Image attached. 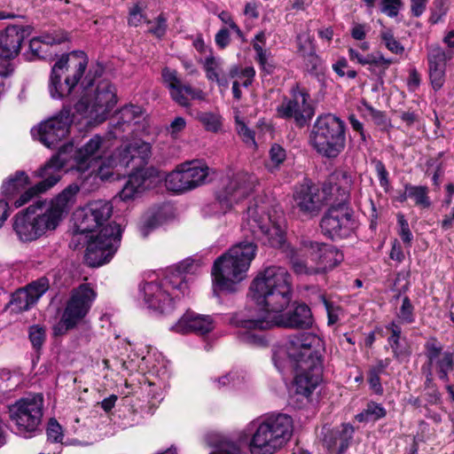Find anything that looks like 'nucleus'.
I'll return each instance as SVG.
<instances>
[{
    "mask_svg": "<svg viewBox=\"0 0 454 454\" xmlns=\"http://www.w3.org/2000/svg\"><path fill=\"white\" fill-rule=\"evenodd\" d=\"M299 51L303 57H315L316 51L313 40L309 35H298Z\"/></svg>",
    "mask_w": 454,
    "mask_h": 454,
    "instance_id": "680f3d73",
    "label": "nucleus"
},
{
    "mask_svg": "<svg viewBox=\"0 0 454 454\" xmlns=\"http://www.w3.org/2000/svg\"><path fill=\"white\" fill-rule=\"evenodd\" d=\"M429 79L433 89L437 91L445 82L446 68L428 67Z\"/></svg>",
    "mask_w": 454,
    "mask_h": 454,
    "instance_id": "6e6d98bb",
    "label": "nucleus"
},
{
    "mask_svg": "<svg viewBox=\"0 0 454 454\" xmlns=\"http://www.w3.org/2000/svg\"><path fill=\"white\" fill-rule=\"evenodd\" d=\"M113 206L108 201L96 200L75 213V223L72 243L80 242L81 236L87 239L106 227L112 215Z\"/></svg>",
    "mask_w": 454,
    "mask_h": 454,
    "instance_id": "2eb2a0df",
    "label": "nucleus"
},
{
    "mask_svg": "<svg viewBox=\"0 0 454 454\" xmlns=\"http://www.w3.org/2000/svg\"><path fill=\"white\" fill-rule=\"evenodd\" d=\"M243 232L250 233L254 239L264 245L281 248L286 242L285 232L280 225L271 219L264 206L254 205L247 208L241 225Z\"/></svg>",
    "mask_w": 454,
    "mask_h": 454,
    "instance_id": "9d476101",
    "label": "nucleus"
},
{
    "mask_svg": "<svg viewBox=\"0 0 454 454\" xmlns=\"http://www.w3.org/2000/svg\"><path fill=\"white\" fill-rule=\"evenodd\" d=\"M380 38L386 48L392 53L402 54L404 51V47L395 38L390 29L381 31Z\"/></svg>",
    "mask_w": 454,
    "mask_h": 454,
    "instance_id": "09e8293b",
    "label": "nucleus"
},
{
    "mask_svg": "<svg viewBox=\"0 0 454 454\" xmlns=\"http://www.w3.org/2000/svg\"><path fill=\"white\" fill-rule=\"evenodd\" d=\"M210 168L206 164L184 162L166 177V188L176 193L192 191L207 181Z\"/></svg>",
    "mask_w": 454,
    "mask_h": 454,
    "instance_id": "a211bd4d",
    "label": "nucleus"
},
{
    "mask_svg": "<svg viewBox=\"0 0 454 454\" xmlns=\"http://www.w3.org/2000/svg\"><path fill=\"white\" fill-rule=\"evenodd\" d=\"M320 227L325 236L332 239L349 237L356 228L353 211L345 204L331 207L320 221Z\"/></svg>",
    "mask_w": 454,
    "mask_h": 454,
    "instance_id": "6ab92c4d",
    "label": "nucleus"
},
{
    "mask_svg": "<svg viewBox=\"0 0 454 454\" xmlns=\"http://www.w3.org/2000/svg\"><path fill=\"white\" fill-rule=\"evenodd\" d=\"M165 220L166 217L161 208L152 212L147 216L146 223L144 224V235L161 225Z\"/></svg>",
    "mask_w": 454,
    "mask_h": 454,
    "instance_id": "864d4df0",
    "label": "nucleus"
},
{
    "mask_svg": "<svg viewBox=\"0 0 454 454\" xmlns=\"http://www.w3.org/2000/svg\"><path fill=\"white\" fill-rule=\"evenodd\" d=\"M270 162L267 165L270 171L273 172L278 169L280 165L284 163L286 159V150L278 144H274L269 152Z\"/></svg>",
    "mask_w": 454,
    "mask_h": 454,
    "instance_id": "a18cd8bd",
    "label": "nucleus"
},
{
    "mask_svg": "<svg viewBox=\"0 0 454 454\" xmlns=\"http://www.w3.org/2000/svg\"><path fill=\"white\" fill-rule=\"evenodd\" d=\"M13 230L22 241H33L43 236L34 217L32 207H27L24 213L15 216Z\"/></svg>",
    "mask_w": 454,
    "mask_h": 454,
    "instance_id": "c756f323",
    "label": "nucleus"
},
{
    "mask_svg": "<svg viewBox=\"0 0 454 454\" xmlns=\"http://www.w3.org/2000/svg\"><path fill=\"white\" fill-rule=\"evenodd\" d=\"M276 112L278 117L293 119L298 126L304 127L314 116L315 108L309 92L296 83L290 90V97L283 99Z\"/></svg>",
    "mask_w": 454,
    "mask_h": 454,
    "instance_id": "f3484780",
    "label": "nucleus"
},
{
    "mask_svg": "<svg viewBox=\"0 0 454 454\" xmlns=\"http://www.w3.org/2000/svg\"><path fill=\"white\" fill-rule=\"evenodd\" d=\"M320 300L322 301L325 309L327 312L328 317V325H334L340 319V315L341 313V309L339 305L328 301L324 295L320 296Z\"/></svg>",
    "mask_w": 454,
    "mask_h": 454,
    "instance_id": "4d7b16f0",
    "label": "nucleus"
},
{
    "mask_svg": "<svg viewBox=\"0 0 454 454\" xmlns=\"http://www.w3.org/2000/svg\"><path fill=\"white\" fill-rule=\"evenodd\" d=\"M451 59V51H446L438 45H432L427 49L428 67L446 68L447 62Z\"/></svg>",
    "mask_w": 454,
    "mask_h": 454,
    "instance_id": "58836bf2",
    "label": "nucleus"
},
{
    "mask_svg": "<svg viewBox=\"0 0 454 454\" xmlns=\"http://www.w3.org/2000/svg\"><path fill=\"white\" fill-rule=\"evenodd\" d=\"M223 61L220 58H215L212 55L207 56L204 60V70L206 76L209 81H213L217 76L223 74Z\"/></svg>",
    "mask_w": 454,
    "mask_h": 454,
    "instance_id": "37998d69",
    "label": "nucleus"
},
{
    "mask_svg": "<svg viewBox=\"0 0 454 454\" xmlns=\"http://www.w3.org/2000/svg\"><path fill=\"white\" fill-rule=\"evenodd\" d=\"M310 146L327 159L338 157L346 146V123L333 114L317 117L309 133Z\"/></svg>",
    "mask_w": 454,
    "mask_h": 454,
    "instance_id": "0eeeda50",
    "label": "nucleus"
},
{
    "mask_svg": "<svg viewBox=\"0 0 454 454\" xmlns=\"http://www.w3.org/2000/svg\"><path fill=\"white\" fill-rule=\"evenodd\" d=\"M146 355L144 356V363L146 365L148 373L156 375L160 379H164L168 375V362L162 354L153 347H147Z\"/></svg>",
    "mask_w": 454,
    "mask_h": 454,
    "instance_id": "72a5a7b5",
    "label": "nucleus"
},
{
    "mask_svg": "<svg viewBox=\"0 0 454 454\" xmlns=\"http://www.w3.org/2000/svg\"><path fill=\"white\" fill-rule=\"evenodd\" d=\"M102 144V137L94 136L75 153L77 171L85 173L98 163V160L101 157Z\"/></svg>",
    "mask_w": 454,
    "mask_h": 454,
    "instance_id": "c85d7f7f",
    "label": "nucleus"
},
{
    "mask_svg": "<svg viewBox=\"0 0 454 454\" xmlns=\"http://www.w3.org/2000/svg\"><path fill=\"white\" fill-rule=\"evenodd\" d=\"M119 164L122 167L129 168L132 162L137 160L132 165L135 172L129 176V179L125 184L122 190L120 192V198L122 200L134 199L140 193L142 187V170L140 168L142 158L140 156L139 146L129 144L123 149L118 151Z\"/></svg>",
    "mask_w": 454,
    "mask_h": 454,
    "instance_id": "412c9836",
    "label": "nucleus"
},
{
    "mask_svg": "<svg viewBox=\"0 0 454 454\" xmlns=\"http://www.w3.org/2000/svg\"><path fill=\"white\" fill-rule=\"evenodd\" d=\"M295 207L307 215H316L325 203L323 192L310 182H305L296 187L294 193Z\"/></svg>",
    "mask_w": 454,
    "mask_h": 454,
    "instance_id": "5701e85b",
    "label": "nucleus"
},
{
    "mask_svg": "<svg viewBox=\"0 0 454 454\" xmlns=\"http://www.w3.org/2000/svg\"><path fill=\"white\" fill-rule=\"evenodd\" d=\"M48 440L52 442H60L63 439V430L55 419H51L47 427Z\"/></svg>",
    "mask_w": 454,
    "mask_h": 454,
    "instance_id": "052dcab7",
    "label": "nucleus"
},
{
    "mask_svg": "<svg viewBox=\"0 0 454 454\" xmlns=\"http://www.w3.org/2000/svg\"><path fill=\"white\" fill-rule=\"evenodd\" d=\"M88 60L82 51H73L61 58L51 68L49 91L54 99H61L71 94L87 67Z\"/></svg>",
    "mask_w": 454,
    "mask_h": 454,
    "instance_id": "1a4fd4ad",
    "label": "nucleus"
},
{
    "mask_svg": "<svg viewBox=\"0 0 454 454\" xmlns=\"http://www.w3.org/2000/svg\"><path fill=\"white\" fill-rule=\"evenodd\" d=\"M28 333L33 348L39 349L45 340V328L39 325H34L29 327Z\"/></svg>",
    "mask_w": 454,
    "mask_h": 454,
    "instance_id": "5fc2aeb1",
    "label": "nucleus"
},
{
    "mask_svg": "<svg viewBox=\"0 0 454 454\" xmlns=\"http://www.w3.org/2000/svg\"><path fill=\"white\" fill-rule=\"evenodd\" d=\"M364 106L375 125L381 130L388 131L392 128L391 121L384 112L377 110L368 104H364Z\"/></svg>",
    "mask_w": 454,
    "mask_h": 454,
    "instance_id": "de8ad7c7",
    "label": "nucleus"
},
{
    "mask_svg": "<svg viewBox=\"0 0 454 454\" xmlns=\"http://www.w3.org/2000/svg\"><path fill=\"white\" fill-rule=\"evenodd\" d=\"M49 285L45 278H40L25 288L18 290L12 295L11 301L13 309L18 312L25 311L30 309L39 298L48 290Z\"/></svg>",
    "mask_w": 454,
    "mask_h": 454,
    "instance_id": "393cba45",
    "label": "nucleus"
},
{
    "mask_svg": "<svg viewBox=\"0 0 454 454\" xmlns=\"http://www.w3.org/2000/svg\"><path fill=\"white\" fill-rule=\"evenodd\" d=\"M256 182L254 176L238 172L215 192V207H218L220 213H226L252 192Z\"/></svg>",
    "mask_w": 454,
    "mask_h": 454,
    "instance_id": "dca6fc26",
    "label": "nucleus"
},
{
    "mask_svg": "<svg viewBox=\"0 0 454 454\" xmlns=\"http://www.w3.org/2000/svg\"><path fill=\"white\" fill-rule=\"evenodd\" d=\"M386 415L387 411L382 404L375 402H369L365 408L356 415V419L361 423L374 422L385 418Z\"/></svg>",
    "mask_w": 454,
    "mask_h": 454,
    "instance_id": "4c0bfd02",
    "label": "nucleus"
},
{
    "mask_svg": "<svg viewBox=\"0 0 454 454\" xmlns=\"http://www.w3.org/2000/svg\"><path fill=\"white\" fill-rule=\"evenodd\" d=\"M392 64V60L386 59L382 54H368V70L377 77H382L386 70Z\"/></svg>",
    "mask_w": 454,
    "mask_h": 454,
    "instance_id": "79ce46f5",
    "label": "nucleus"
},
{
    "mask_svg": "<svg viewBox=\"0 0 454 454\" xmlns=\"http://www.w3.org/2000/svg\"><path fill=\"white\" fill-rule=\"evenodd\" d=\"M402 6V0H381L380 11L387 16L395 18L398 15Z\"/></svg>",
    "mask_w": 454,
    "mask_h": 454,
    "instance_id": "bf43d9fd",
    "label": "nucleus"
},
{
    "mask_svg": "<svg viewBox=\"0 0 454 454\" xmlns=\"http://www.w3.org/2000/svg\"><path fill=\"white\" fill-rule=\"evenodd\" d=\"M398 223V235L406 247H411L413 235L410 230L408 221L405 219L403 215L399 214L397 215Z\"/></svg>",
    "mask_w": 454,
    "mask_h": 454,
    "instance_id": "3c124183",
    "label": "nucleus"
},
{
    "mask_svg": "<svg viewBox=\"0 0 454 454\" xmlns=\"http://www.w3.org/2000/svg\"><path fill=\"white\" fill-rule=\"evenodd\" d=\"M321 338L312 333H301L273 348L272 360L279 372L287 367L296 372L294 385L296 395L309 397L322 381Z\"/></svg>",
    "mask_w": 454,
    "mask_h": 454,
    "instance_id": "7ed1b4c3",
    "label": "nucleus"
},
{
    "mask_svg": "<svg viewBox=\"0 0 454 454\" xmlns=\"http://www.w3.org/2000/svg\"><path fill=\"white\" fill-rule=\"evenodd\" d=\"M162 386L163 382L161 380H158L157 382L151 381L149 379L144 380V392L145 391L147 395L148 412L151 414L153 413L164 398Z\"/></svg>",
    "mask_w": 454,
    "mask_h": 454,
    "instance_id": "e433bc0d",
    "label": "nucleus"
},
{
    "mask_svg": "<svg viewBox=\"0 0 454 454\" xmlns=\"http://www.w3.org/2000/svg\"><path fill=\"white\" fill-rule=\"evenodd\" d=\"M43 396L42 394H29L8 406L10 420L16 427L17 433L24 434L35 432L42 420Z\"/></svg>",
    "mask_w": 454,
    "mask_h": 454,
    "instance_id": "ddd939ff",
    "label": "nucleus"
},
{
    "mask_svg": "<svg viewBox=\"0 0 454 454\" xmlns=\"http://www.w3.org/2000/svg\"><path fill=\"white\" fill-rule=\"evenodd\" d=\"M301 248L306 253L307 259H302L297 252L291 255V263L297 275L313 276L325 274L332 270L343 260L342 253L334 246L320 243L302 237Z\"/></svg>",
    "mask_w": 454,
    "mask_h": 454,
    "instance_id": "423d86ee",
    "label": "nucleus"
},
{
    "mask_svg": "<svg viewBox=\"0 0 454 454\" xmlns=\"http://www.w3.org/2000/svg\"><path fill=\"white\" fill-rule=\"evenodd\" d=\"M230 75L231 77L238 76V81L240 82V86L247 88L252 84L254 81L255 70L253 67H247L244 68L241 72H239L238 67H233L230 71Z\"/></svg>",
    "mask_w": 454,
    "mask_h": 454,
    "instance_id": "8fccbe9b",
    "label": "nucleus"
},
{
    "mask_svg": "<svg viewBox=\"0 0 454 454\" xmlns=\"http://www.w3.org/2000/svg\"><path fill=\"white\" fill-rule=\"evenodd\" d=\"M236 129L242 140L247 144H255L254 132L244 121L236 119Z\"/></svg>",
    "mask_w": 454,
    "mask_h": 454,
    "instance_id": "0e129e2a",
    "label": "nucleus"
},
{
    "mask_svg": "<svg viewBox=\"0 0 454 454\" xmlns=\"http://www.w3.org/2000/svg\"><path fill=\"white\" fill-rule=\"evenodd\" d=\"M256 252V244L246 239L219 256L212 267L213 281L217 288L221 291L235 292L237 285L246 278Z\"/></svg>",
    "mask_w": 454,
    "mask_h": 454,
    "instance_id": "39448f33",
    "label": "nucleus"
},
{
    "mask_svg": "<svg viewBox=\"0 0 454 454\" xmlns=\"http://www.w3.org/2000/svg\"><path fill=\"white\" fill-rule=\"evenodd\" d=\"M293 434V419L286 414H272L259 422L249 442L252 454H274Z\"/></svg>",
    "mask_w": 454,
    "mask_h": 454,
    "instance_id": "6e6552de",
    "label": "nucleus"
},
{
    "mask_svg": "<svg viewBox=\"0 0 454 454\" xmlns=\"http://www.w3.org/2000/svg\"><path fill=\"white\" fill-rule=\"evenodd\" d=\"M214 321L210 316L200 315L193 311H186L184 316L171 326L176 333H195L204 335L214 329Z\"/></svg>",
    "mask_w": 454,
    "mask_h": 454,
    "instance_id": "cd10ccee",
    "label": "nucleus"
},
{
    "mask_svg": "<svg viewBox=\"0 0 454 454\" xmlns=\"http://www.w3.org/2000/svg\"><path fill=\"white\" fill-rule=\"evenodd\" d=\"M348 62L346 58H340L333 65V70L340 76L344 77L347 76L348 79H355L357 75V73L354 69H348Z\"/></svg>",
    "mask_w": 454,
    "mask_h": 454,
    "instance_id": "13d9d810",
    "label": "nucleus"
},
{
    "mask_svg": "<svg viewBox=\"0 0 454 454\" xmlns=\"http://www.w3.org/2000/svg\"><path fill=\"white\" fill-rule=\"evenodd\" d=\"M209 454H242V452L236 443L229 441H220L215 444V450Z\"/></svg>",
    "mask_w": 454,
    "mask_h": 454,
    "instance_id": "e2e57ef3",
    "label": "nucleus"
},
{
    "mask_svg": "<svg viewBox=\"0 0 454 454\" xmlns=\"http://www.w3.org/2000/svg\"><path fill=\"white\" fill-rule=\"evenodd\" d=\"M121 237V227L115 223H108L99 232L90 235L86 239V263L90 267H99L108 262L120 246Z\"/></svg>",
    "mask_w": 454,
    "mask_h": 454,
    "instance_id": "f8f14e48",
    "label": "nucleus"
},
{
    "mask_svg": "<svg viewBox=\"0 0 454 454\" xmlns=\"http://www.w3.org/2000/svg\"><path fill=\"white\" fill-rule=\"evenodd\" d=\"M66 161L67 160L62 157L61 152L52 156L45 166L39 170L38 176L43 178V180L23 192L20 198L15 200V207H22L35 195L44 192L55 185L61 177V170Z\"/></svg>",
    "mask_w": 454,
    "mask_h": 454,
    "instance_id": "4be33fe9",
    "label": "nucleus"
},
{
    "mask_svg": "<svg viewBox=\"0 0 454 454\" xmlns=\"http://www.w3.org/2000/svg\"><path fill=\"white\" fill-rule=\"evenodd\" d=\"M29 184L26 172L17 171L11 176L2 185V193L7 200H11Z\"/></svg>",
    "mask_w": 454,
    "mask_h": 454,
    "instance_id": "c9c22d12",
    "label": "nucleus"
},
{
    "mask_svg": "<svg viewBox=\"0 0 454 454\" xmlns=\"http://www.w3.org/2000/svg\"><path fill=\"white\" fill-rule=\"evenodd\" d=\"M200 265L186 259L166 269L163 278L144 284V308L153 316H166L175 302L189 294V282Z\"/></svg>",
    "mask_w": 454,
    "mask_h": 454,
    "instance_id": "20e7f679",
    "label": "nucleus"
},
{
    "mask_svg": "<svg viewBox=\"0 0 454 454\" xmlns=\"http://www.w3.org/2000/svg\"><path fill=\"white\" fill-rule=\"evenodd\" d=\"M142 109L138 106H125L114 117L112 130L114 137H121V132H129L132 135L139 128Z\"/></svg>",
    "mask_w": 454,
    "mask_h": 454,
    "instance_id": "a878e982",
    "label": "nucleus"
},
{
    "mask_svg": "<svg viewBox=\"0 0 454 454\" xmlns=\"http://www.w3.org/2000/svg\"><path fill=\"white\" fill-rule=\"evenodd\" d=\"M167 176L154 167L144 168V190H155L166 183Z\"/></svg>",
    "mask_w": 454,
    "mask_h": 454,
    "instance_id": "a19ab883",
    "label": "nucleus"
},
{
    "mask_svg": "<svg viewBox=\"0 0 454 454\" xmlns=\"http://www.w3.org/2000/svg\"><path fill=\"white\" fill-rule=\"evenodd\" d=\"M375 170L377 173V176L379 178L380 184L385 191L388 190L390 185L388 172L384 165V163L380 160H377L375 162Z\"/></svg>",
    "mask_w": 454,
    "mask_h": 454,
    "instance_id": "69168bd1",
    "label": "nucleus"
},
{
    "mask_svg": "<svg viewBox=\"0 0 454 454\" xmlns=\"http://www.w3.org/2000/svg\"><path fill=\"white\" fill-rule=\"evenodd\" d=\"M198 119L207 131L217 132L221 129V121L215 114L201 113L198 115Z\"/></svg>",
    "mask_w": 454,
    "mask_h": 454,
    "instance_id": "603ef678",
    "label": "nucleus"
},
{
    "mask_svg": "<svg viewBox=\"0 0 454 454\" xmlns=\"http://www.w3.org/2000/svg\"><path fill=\"white\" fill-rule=\"evenodd\" d=\"M397 324H412L415 321L414 307L408 296H404L396 312Z\"/></svg>",
    "mask_w": 454,
    "mask_h": 454,
    "instance_id": "c03bdc74",
    "label": "nucleus"
},
{
    "mask_svg": "<svg viewBox=\"0 0 454 454\" xmlns=\"http://www.w3.org/2000/svg\"><path fill=\"white\" fill-rule=\"evenodd\" d=\"M162 79L169 90L172 99L182 106H188L190 99H202L203 92L193 89L188 83H183L174 69L165 67L162 70Z\"/></svg>",
    "mask_w": 454,
    "mask_h": 454,
    "instance_id": "b1692460",
    "label": "nucleus"
},
{
    "mask_svg": "<svg viewBox=\"0 0 454 454\" xmlns=\"http://www.w3.org/2000/svg\"><path fill=\"white\" fill-rule=\"evenodd\" d=\"M266 43V35L264 31H260L254 36L252 42L253 49L255 51V60L260 65L262 70L266 74H271L275 66L271 59L270 51L264 49Z\"/></svg>",
    "mask_w": 454,
    "mask_h": 454,
    "instance_id": "473e14b6",
    "label": "nucleus"
},
{
    "mask_svg": "<svg viewBox=\"0 0 454 454\" xmlns=\"http://www.w3.org/2000/svg\"><path fill=\"white\" fill-rule=\"evenodd\" d=\"M386 329L390 332L387 343L390 346L393 356L395 359L402 361L408 358L411 349L405 337H402V328L395 321L390 322Z\"/></svg>",
    "mask_w": 454,
    "mask_h": 454,
    "instance_id": "2f4dec72",
    "label": "nucleus"
},
{
    "mask_svg": "<svg viewBox=\"0 0 454 454\" xmlns=\"http://www.w3.org/2000/svg\"><path fill=\"white\" fill-rule=\"evenodd\" d=\"M355 429L349 424H342L340 428L329 430L324 439V445L330 450L338 447V454H344L353 439Z\"/></svg>",
    "mask_w": 454,
    "mask_h": 454,
    "instance_id": "7c9ffc66",
    "label": "nucleus"
},
{
    "mask_svg": "<svg viewBox=\"0 0 454 454\" xmlns=\"http://www.w3.org/2000/svg\"><path fill=\"white\" fill-rule=\"evenodd\" d=\"M147 33L153 35L157 38H161L167 30V20L163 14H160L153 20H148L146 21Z\"/></svg>",
    "mask_w": 454,
    "mask_h": 454,
    "instance_id": "49530a36",
    "label": "nucleus"
},
{
    "mask_svg": "<svg viewBox=\"0 0 454 454\" xmlns=\"http://www.w3.org/2000/svg\"><path fill=\"white\" fill-rule=\"evenodd\" d=\"M428 192L427 186L407 184V196L420 208H428L431 206Z\"/></svg>",
    "mask_w": 454,
    "mask_h": 454,
    "instance_id": "ea45409f",
    "label": "nucleus"
},
{
    "mask_svg": "<svg viewBox=\"0 0 454 454\" xmlns=\"http://www.w3.org/2000/svg\"><path fill=\"white\" fill-rule=\"evenodd\" d=\"M241 340L254 346H263L266 342L262 333H255L249 331L242 333Z\"/></svg>",
    "mask_w": 454,
    "mask_h": 454,
    "instance_id": "338daca9",
    "label": "nucleus"
},
{
    "mask_svg": "<svg viewBox=\"0 0 454 454\" xmlns=\"http://www.w3.org/2000/svg\"><path fill=\"white\" fill-rule=\"evenodd\" d=\"M79 191L76 184H70L59 193L50 204L37 201L32 205V212L42 234L55 230L75 202Z\"/></svg>",
    "mask_w": 454,
    "mask_h": 454,
    "instance_id": "9b49d317",
    "label": "nucleus"
},
{
    "mask_svg": "<svg viewBox=\"0 0 454 454\" xmlns=\"http://www.w3.org/2000/svg\"><path fill=\"white\" fill-rule=\"evenodd\" d=\"M96 297L97 293L90 284H81L73 289L55 332L62 334L74 329L86 317Z\"/></svg>",
    "mask_w": 454,
    "mask_h": 454,
    "instance_id": "4468645a",
    "label": "nucleus"
},
{
    "mask_svg": "<svg viewBox=\"0 0 454 454\" xmlns=\"http://www.w3.org/2000/svg\"><path fill=\"white\" fill-rule=\"evenodd\" d=\"M66 40V36L62 33L45 34L30 40L29 49L32 54L37 58H44L49 47L52 44L61 43Z\"/></svg>",
    "mask_w": 454,
    "mask_h": 454,
    "instance_id": "f704fd0d",
    "label": "nucleus"
},
{
    "mask_svg": "<svg viewBox=\"0 0 454 454\" xmlns=\"http://www.w3.org/2000/svg\"><path fill=\"white\" fill-rule=\"evenodd\" d=\"M367 381L372 391H373L377 395L383 394V387L380 382V374H378L377 372H373L368 370Z\"/></svg>",
    "mask_w": 454,
    "mask_h": 454,
    "instance_id": "774afa93",
    "label": "nucleus"
},
{
    "mask_svg": "<svg viewBox=\"0 0 454 454\" xmlns=\"http://www.w3.org/2000/svg\"><path fill=\"white\" fill-rule=\"evenodd\" d=\"M248 295L262 314L245 322L247 329L263 330L273 321L287 328H309L313 324L310 309L306 304H299L278 317L272 316L282 312L293 296L292 276L284 267L271 265L259 271L250 285Z\"/></svg>",
    "mask_w": 454,
    "mask_h": 454,
    "instance_id": "f257e3e1",
    "label": "nucleus"
},
{
    "mask_svg": "<svg viewBox=\"0 0 454 454\" xmlns=\"http://www.w3.org/2000/svg\"><path fill=\"white\" fill-rule=\"evenodd\" d=\"M116 102L115 88L108 81L99 82L95 89L89 82L85 93L75 104L72 115L69 108L63 107L58 114L33 128L31 134L46 147L54 148L67 137L73 121H77L84 126L102 123Z\"/></svg>",
    "mask_w": 454,
    "mask_h": 454,
    "instance_id": "f03ea898",
    "label": "nucleus"
},
{
    "mask_svg": "<svg viewBox=\"0 0 454 454\" xmlns=\"http://www.w3.org/2000/svg\"><path fill=\"white\" fill-rule=\"evenodd\" d=\"M29 35V27L22 26H9L0 32V56L4 59L16 57L21 43Z\"/></svg>",
    "mask_w": 454,
    "mask_h": 454,
    "instance_id": "bb28decb",
    "label": "nucleus"
},
{
    "mask_svg": "<svg viewBox=\"0 0 454 454\" xmlns=\"http://www.w3.org/2000/svg\"><path fill=\"white\" fill-rule=\"evenodd\" d=\"M427 364L426 367L434 370L437 377L443 382L449 381V374L454 371V352L445 350L443 345L434 337L429 338L424 345Z\"/></svg>",
    "mask_w": 454,
    "mask_h": 454,
    "instance_id": "aec40b11",
    "label": "nucleus"
}]
</instances>
